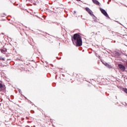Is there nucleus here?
I'll list each match as a JSON object with an SVG mask.
<instances>
[{
    "mask_svg": "<svg viewBox=\"0 0 127 127\" xmlns=\"http://www.w3.org/2000/svg\"><path fill=\"white\" fill-rule=\"evenodd\" d=\"M72 41L74 44L75 43L76 46H82L83 42L80 33L74 34L73 38H72Z\"/></svg>",
    "mask_w": 127,
    "mask_h": 127,
    "instance_id": "1",
    "label": "nucleus"
},
{
    "mask_svg": "<svg viewBox=\"0 0 127 127\" xmlns=\"http://www.w3.org/2000/svg\"><path fill=\"white\" fill-rule=\"evenodd\" d=\"M0 60H2V61H4V58L2 57H0Z\"/></svg>",
    "mask_w": 127,
    "mask_h": 127,
    "instance_id": "10",
    "label": "nucleus"
},
{
    "mask_svg": "<svg viewBox=\"0 0 127 127\" xmlns=\"http://www.w3.org/2000/svg\"><path fill=\"white\" fill-rule=\"evenodd\" d=\"M93 2H94L97 5H100V2L97 0H92Z\"/></svg>",
    "mask_w": 127,
    "mask_h": 127,
    "instance_id": "7",
    "label": "nucleus"
},
{
    "mask_svg": "<svg viewBox=\"0 0 127 127\" xmlns=\"http://www.w3.org/2000/svg\"><path fill=\"white\" fill-rule=\"evenodd\" d=\"M0 52H1L3 54H5L7 51V50L5 48H3L2 49H0Z\"/></svg>",
    "mask_w": 127,
    "mask_h": 127,
    "instance_id": "6",
    "label": "nucleus"
},
{
    "mask_svg": "<svg viewBox=\"0 0 127 127\" xmlns=\"http://www.w3.org/2000/svg\"><path fill=\"white\" fill-rule=\"evenodd\" d=\"M77 1H80L81 0H76Z\"/></svg>",
    "mask_w": 127,
    "mask_h": 127,
    "instance_id": "11",
    "label": "nucleus"
},
{
    "mask_svg": "<svg viewBox=\"0 0 127 127\" xmlns=\"http://www.w3.org/2000/svg\"><path fill=\"white\" fill-rule=\"evenodd\" d=\"M100 11H101L102 13L105 15L106 17H109V15L106 10L102 8H100Z\"/></svg>",
    "mask_w": 127,
    "mask_h": 127,
    "instance_id": "2",
    "label": "nucleus"
},
{
    "mask_svg": "<svg viewBox=\"0 0 127 127\" xmlns=\"http://www.w3.org/2000/svg\"><path fill=\"white\" fill-rule=\"evenodd\" d=\"M85 10H86V11H87V12H88V13L90 14V15H93V16H95V15L93 14V12L89 8V7H86Z\"/></svg>",
    "mask_w": 127,
    "mask_h": 127,
    "instance_id": "5",
    "label": "nucleus"
},
{
    "mask_svg": "<svg viewBox=\"0 0 127 127\" xmlns=\"http://www.w3.org/2000/svg\"><path fill=\"white\" fill-rule=\"evenodd\" d=\"M5 91V86L0 83V92H4Z\"/></svg>",
    "mask_w": 127,
    "mask_h": 127,
    "instance_id": "3",
    "label": "nucleus"
},
{
    "mask_svg": "<svg viewBox=\"0 0 127 127\" xmlns=\"http://www.w3.org/2000/svg\"><path fill=\"white\" fill-rule=\"evenodd\" d=\"M105 65L106 67H108V68H112V66H111V65L109 64H106Z\"/></svg>",
    "mask_w": 127,
    "mask_h": 127,
    "instance_id": "8",
    "label": "nucleus"
},
{
    "mask_svg": "<svg viewBox=\"0 0 127 127\" xmlns=\"http://www.w3.org/2000/svg\"><path fill=\"white\" fill-rule=\"evenodd\" d=\"M123 91L127 94V88H124Z\"/></svg>",
    "mask_w": 127,
    "mask_h": 127,
    "instance_id": "9",
    "label": "nucleus"
},
{
    "mask_svg": "<svg viewBox=\"0 0 127 127\" xmlns=\"http://www.w3.org/2000/svg\"><path fill=\"white\" fill-rule=\"evenodd\" d=\"M118 66H119V68L121 69V71H125L126 70V66H125L124 65L122 64H119Z\"/></svg>",
    "mask_w": 127,
    "mask_h": 127,
    "instance_id": "4",
    "label": "nucleus"
}]
</instances>
